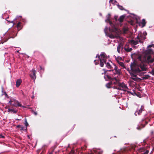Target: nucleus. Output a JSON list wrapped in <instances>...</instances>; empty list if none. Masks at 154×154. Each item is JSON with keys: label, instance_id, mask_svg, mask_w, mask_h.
<instances>
[{"label": "nucleus", "instance_id": "nucleus-11", "mask_svg": "<svg viewBox=\"0 0 154 154\" xmlns=\"http://www.w3.org/2000/svg\"><path fill=\"white\" fill-rule=\"evenodd\" d=\"M152 51L151 49H149L146 51L145 52V57L147 59V57L149 55H150L149 54H151L152 52Z\"/></svg>", "mask_w": 154, "mask_h": 154}, {"label": "nucleus", "instance_id": "nucleus-44", "mask_svg": "<svg viewBox=\"0 0 154 154\" xmlns=\"http://www.w3.org/2000/svg\"><path fill=\"white\" fill-rule=\"evenodd\" d=\"M86 154H94V153L92 152H88Z\"/></svg>", "mask_w": 154, "mask_h": 154}, {"label": "nucleus", "instance_id": "nucleus-50", "mask_svg": "<svg viewBox=\"0 0 154 154\" xmlns=\"http://www.w3.org/2000/svg\"><path fill=\"white\" fill-rule=\"evenodd\" d=\"M96 61V60H94V62H95V63L96 65H97L98 64V63H96L95 62Z\"/></svg>", "mask_w": 154, "mask_h": 154}, {"label": "nucleus", "instance_id": "nucleus-40", "mask_svg": "<svg viewBox=\"0 0 154 154\" xmlns=\"http://www.w3.org/2000/svg\"><path fill=\"white\" fill-rule=\"evenodd\" d=\"M96 58L98 57L99 60H100V56L99 54H97L96 57Z\"/></svg>", "mask_w": 154, "mask_h": 154}, {"label": "nucleus", "instance_id": "nucleus-24", "mask_svg": "<svg viewBox=\"0 0 154 154\" xmlns=\"http://www.w3.org/2000/svg\"><path fill=\"white\" fill-rule=\"evenodd\" d=\"M149 77H150V76L149 75H145L142 78L143 79H148Z\"/></svg>", "mask_w": 154, "mask_h": 154}, {"label": "nucleus", "instance_id": "nucleus-49", "mask_svg": "<svg viewBox=\"0 0 154 154\" xmlns=\"http://www.w3.org/2000/svg\"><path fill=\"white\" fill-rule=\"evenodd\" d=\"M110 14H108V17H107V18H108V17H109V19H110Z\"/></svg>", "mask_w": 154, "mask_h": 154}, {"label": "nucleus", "instance_id": "nucleus-19", "mask_svg": "<svg viewBox=\"0 0 154 154\" xmlns=\"http://www.w3.org/2000/svg\"><path fill=\"white\" fill-rule=\"evenodd\" d=\"M105 64H106V66L108 69H111L112 68V66L110 65L109 63H107Z\"/></svg>", "mask_w": 154, "mask_h": 154}, {"label": "nucleus", "instance_id": "nucleus-48", "mask_svg": "<svg viewBox=\"0 0 154 154\" xmlns=\"http://www.w3.org/2000/svg\"><path fill=\"white\" fill-rule=\"evenodd\" d=\"M131 79L133 80H134L135 81H136V79H135V78H132Z\"/></svg>", "mask_w": 154, "mask_h": 154}, {"label": "nucleus", "instance_id": "nucleus-41", "mask_svg": "<svg viewBox=\"0 0 154 154\" xmlns=\"http://www.w3.org/2000/svg\"><path fill=\"white\" fill-rule=\"evenodd\" d=\"M108 28L107 27H106L104 29V31L105 32V33H106V32Z\"/></svg>", "mask_w": 154, "mask_h": 154}, {"label": "nucleus", "instance_id": "nucleus-53", "mask_svg": "<svg viewBox=\"0 0 154 154\" xmlns=\"http://www.w3.org/2000/svg\"><path fill=\"white\" fill-rule=\"evenodd\" d=\"M114 0H110V2H112Z\"/></svg>", "mask_w": 154, "mask_h": 154}, {"label": "nucleus", "instance_id": "nucleus-38", "mask_svg": "<svg viewBox=\"0 0 154 154\" xmlns=\"http://www.w3.org/2000/svg\"><path fill=\"white\" fill-rule=\"evenodd\" d=\"M149 152V151L148 150H146V151L142 154H148Z\"/></svg>", "mask_w": 154, "mask_h": 154}, {"label": "nucleus", "instance_id": "nucleus-39", "mask_svg": "<svg viewBox=\"0 0 154 154\" xmlns=\"http://www.w3.org/2000/svg\"><path fill=\"white\" fill-rule=\"evenodd\" d=\"M5 137L3 136L2 134H0V138H4Z\"/></svg>", "mask_w": 154, "mask_h": 154}, {"label": "nucleus", "instance_id": "nucleus-56", "mask_svg": "<svg viewBox=\"0 0 154 154\" xmlns=\"http://www.w3.org/2000/svg\"><path fill=\"white\" fill-rule=\"evenodd\" d=\"M107 71L110 72L112 70H107Z\"/></svg>", "mask_w": 154, "mask_h": 154}, {"label": "nucleus", "instance_id": "nucleus-10", "mask_svg": "<svg viewBox=\"0 0 154 154\" xmlns=\"http://www.w3.org/2000/svg\"><path fill=\"white\" fill-rule=\"evenodd\" d=\"M113 70H115V72L114 73L115 75L117 74L118 75H120L121 74V70L120 69H118L117 67L115 66L114 68V69Z\"/></svg>", "mask_w": 154, "mask_h": 154}, {"label": "nucleus", "instance_id": "nucleus-27", "mask_svg": "<svg viewBox=\"0 0 154 154\" xmlns=\"http://www.w3.org/2000/svg\"><path fill=\"white\" fill-rule=\"evenodd\" d=\"M119 82V80L115 81L113 83V84L114 85H118Z\"/></svg>", "mask_w": 154, "mask_h": 154}, {"label": "nucleus", "instance_id": "nucleus-47", "mask_svg": "<svg viewBox=\"0 0 154 154\" xmlns=\"http://www.w3.org/2000/svg\"><path fill=\"white\" fill-rule=\"evenodd\" d=\"M69 154H74V152H70Z\"/></svg>", "mask_w": 154, "mask_h": 154}, {"label": "nucleus", "instance_id": "nucleus-2", "mask_svg": "<svg viewBox=\"0 0 154 154\" xmlns=\"http://www.w3.org/2000/svg\"><path fill=\"white\" fill-rule=\"evenodd\" d=\"M106 22H109L111 26V27L109 28V30L110 32H118V28L117 25L113 23L109 19V17H108L106 20Z\"/></svg>", "mask_w": 154, "mask_h": 154}, {"label": "nucleus", "instance_id": "nucleus-16", "mask_svg": "<svg viewBox=\"0 0 154 154\" xmlns=\"http://www.w3.org/2000/svg\"><path fill=\"white\" fill-rule=\"evenodd\" d=\"M112 84V81H110L108 83H107L106 84V86L108 88H110L111 87V86Z\"/></svg>", "mask_w": 154, "mask_h": 154}, {"label": "nucleus", "instance_id": "nucleus-13", "mask_svg": "<svg viewBox=\"0 0 154 154\" xmlns=\"http://www.w3.org/2000/svg\"><path fill=\"white\" fill-rule=\"evenodd\" d=\"M22 82V80L21 79H18L16 82V86L18 87L20 85Z\"/></svg>", "mask_w": 154, "mask_h": 154}, {"label": "nucleus", "instance_id": "nucleus-37", "mask_svg": "<svg viewBox=\"0 0 154 154\" xmlns=\"http://www.w3.org/2000/svg\"><path fill=\"white\" fill-rule=\"evenodd\" d=\"M51 150V151L50 152L49 154H53V152L54 151V149H52Z\"/></svg>", "mask_w": 154, "mask_h": 154}, {"label": "nucleus", "instance_id": "nucleus-33", "mask_svg": "<svg viewBox=\"0 0 154 154\" xmlns=\"http://www.w3.org/2000/svg\"><path fill=\"white\" fill-rule=\"evenodd\" d=\"M5 91H4V88H3V87H2V96H3V95H4V92Z\"/></svg>", "mask_w": 154, "mask_h": 154}, {"label": "nucleus", "instance_id": "nucleus-26", "mask_svg": "<svg viewBox=\"0 0 154 154\" xmlns=\"http://www.w3.org/2000/svg\"><path fill=\"white\" fill-rule=\"evenodd\" d=\"M113 88L114 89H117L118 90H122V89H121V88H120V87H118L116 86H113Z\"/></svg>", "mask_w": 154, "mask_h": 154}, {"label": "nucleus", "instance_id": "nucleus-34", "mask_svg": "<svg viewBox=\"0 0 154 154\" xmlns=\"http://www.w3.org/2000/svg\"><path fill=\"white\" fill-rule=\"evenodd\" d=\"M4 95H5V96L7 98H9V97L8 96V95L7 94L6 92H4Z\"/></svg>", "mask_w": 154, "mask_h": 154}, {"label": "nucleus", "instance_id": "nucleus-12", "mask_svg": "<svg viewBox=\"0 0 154 154\" xmlns=\"http://www.w3.org/2000/svg\"><path fill=\"white\" fill-rule=\"evenodd\" d=\"M17 127L20 129V130L22 131H26L27 130V128L26 127H23V126L20 125H18Z\"/></svg>", "mask_w": 154, "mask_h": 154}, {"label": "nucleus", "instance_id": "nucleus-9", "mask_svg": "<svg viewBox=\"0 0 154 154\" xmlns=\"http://www.w3.org/2000/svg\"><path fill=\"white\" fill-rule=\"evenodd\" d=\"M131 57L133 59L134 58H137L139 60H141V56L140 55H138L135 53L131 54Z\"/></svg>", "mask_w": 154, "mask_h": 154}, {"label": "nucleus", "instance_id": "nucleus-1", "mask_svg": "<svg viewBox=\"0 0 154 154\" xmlns=\"http://www.w3.org/2000/svg\"><path fill=\"white\" fill-rule=\"evenodd\" d=\"M130 67L131 70L135 73H139L141 71H146L147 70L145 65L140 64L138 65L135 61L131 63Z\"/></svg>", "mask_w": 154, "mask_h": 154}, {"label": "nucleus", "instance_id": "nucleus-25", "mask_svg": "<svg viewBox=\"0 0 154 154\" xmlns=\"http://www.w3.org/2000/svg\"><path fill=\"white\" fill-rule=\"evenodd\" d=\"M117 5L118 7V8L121 10H125V9L123 8L122 6L120 5L119 4Z\"/></svg>", "mask_w": 154, "mask_h": 154}, {"label": "nucleus", "instance_id": "nucleus-32", "mask_svg": "<svg viewBox=\"0 0 154 154\" xmlns=\"http://www.w3.org/2000/svg\"><path fill=\"white\" fill-rule=\"evenodd\" d=\"M109 37L112 38H115V36L112 34H110L109 35Z\"/></svg>", "mask_w": 154, "mask_h": 154}, {"label": "nucleus", "instance_id": "nucleus-30", "mask_svg": "<svg viewBox=\"0 0 154 154\" xmlns=\"http://www.w3.org/2000/svg\"><path fill=\"white\" fill-rule=\"evenodd\" d=\"M103 70L104 71V72L103 73H102V74H104L105 75H106V73L107 72V71L105 69H103Z\"/></svg>", "mask_w": 154, "mask_h": 154}, {"label": "nucleus", "instance_id": "nucleus-62", "mask_svg": "<svg viewBox=\"0 0 154 154\" xmlns=\"http://www.w3.org/2000/svg\"><path fill=\"white\" fill-rule=\"evenodd\" d=\"M17 120H19V119H17Z\"/></svg>", "mask_w": 154, "mask_h": 154}, {"label": "nucleus", "instance_id": "nucleus-6", "mask_svg": "<svg viewBox=\"0 0 154 154\" xmlns=\"http://www.w3.org/2000/svg\"><path fill=\"white\" fill-rule=\"evenodd\" d=\"M14 102L13 100H11L9 102V103H10L11 105L13 106H21V105L18 101H15L16 103L15 104L13 103Z\"/></svg>", "mask_w": 154, "mask_h": 154}, {"label": "nucleus", "instance_id": "nucleus-22", "mask_svg": "<svg viewBox=\"0 0 154 154\" xmlns=\"http://www.w3.org/2000/svg\"><path fill=\"white\" fill-rule=\"evenodd\" d=\"M24 124L26 126L25 127H26L27 128V126H28L29 124L28 122H27V119L26 118H25L24 119Z\"/></svg>", "mask_w": 154, "mask_h": 154}, {"label": "nucleus", "instance_id": "nucleus-60", "mask_svg": "<svg viewBox=\"0 0 154 154\" xmlns=\"http://www.w3.org/2000/svg\"><path fill=\"white\" fill-rule=\"evenodd\" d=\"M146 38V37H145L144 38H143V39H145Z\"/></svg>", "mask_w": 154, "mask_h": 154}, {"label": "nucleus", "instance_id": "nucleus-28", "mask_svg": "<svg viewBox=\"0 0 154 154\" xmlns=\"http://www.w3.org/2000/svg\"><path fill=\"white\" fill-rule=\"evenodd\" d=\"M120 48H121V46L119 45L117 47V51H118V52L119 53H120Z\"/></svg>", "mask_w": 154, "mask_h": 154}, {"label": "nucleus", "instance_id": "nucleus-58", "mask_svg": "<svg viewBox=\"0 0 154 154\" xmlns=\"http://www.w3.org/2000/svg\"><path fill=\"white\" fill-rule=\"evenodd\" d=\"M32 98H34V96H32Z\"/></svg>", "mask_w": 154, "mask_h": 154}, {"label": "nucleus", "instance_id": "nucleus-4", "mask_svg": "<svg viewBox=\"0 0 154 154\" xmlns=\"http://www.w3.org/2000/svg\"><path fill=\"white\" fill-rule=\"evenodd\" d=\"M143 40L142 37L140 35L139 36V35L137 36L136 38H135V40L131 39L130 42V43L134 45H136L138 44V42L140 43L141 42V40Z\"/></svg>", "mask_w": 154, "mask_h": 154}, {"label": "nucleus", "instance_id": "nucleus-21", "mask_svg": "<svg viewBox=\"0 0 154 154\" xmlns=\"http://www.w3.org/2000/svg\"><path fill=\"white\" fill-rule=\"evenodd\" d=\"M146 24V22L145 21V20L144 19H143L142 20V27H144V26H145Z\"/></svg>", "mask_w": 154, "mask_h": 154}, {"label": "nucleus", "instance_id": "nucleus-52", "mask_svg": "<svg viewBox=\"0 0 154 154\" xmlns=\"http://www.w3.org/2000/svg\"><path fill=\"white\" fill-rule=\"evenodd\" d=\"M97 154H102L100 152H99Z\"/></svg>", "mask_w": 154, "mask_h": 154}, {"label": "nucleus", "instance_id": "nucleus-54", "mask_svg": "<svg viewBox=\"0 0 154 154\" xmlns=\"http://www.w3.org/2000/svg\"><path fill=\"white\" fill-rule=\"evenodd\" d=\"M31 145H32V144H30V143H29V147H30V146Z\"/></svg>", "mask_w": 154, "mask_h": 154}, {"label": "nucleus", "instance_id": "nucleus-14", "mask_svg": "<svg viewBox=\"0 0 154 154\" xmlns=\"http://www.w3.org/2000/svg\"><path fill=\"white\" fill-rule=\"evenodd\" d=\"M104 78L106 80H112V78L109 75H106L104 76Z\"/></svg>", "mask_w": 154, "mask_h": 154}, {"label": "nucleus", "instance_id": "nucleus-55", "mask_svg": "<svg viewBox=\"0 0 154 154\" xmlns=\"http://www.w3.org/2000/svg\"><path fill=\"white\" fill-rule=\"evenodd\" d=\"M8 22H9V23H11L12 22H11L10 21H8V20H7Z\"/></svg>", "mask_w": 154, "mask_h": 154}, {"label": "nucleus", "instance_id": "nucleus-5", "mask_svg": "<svg viewBox=\"0 0 154 154\" xmlns=\"http://www.w3.org/2000/svg\"><path fill=\"white\" fill-rule=\"evenodd\" d=\"M36 71L34 69H32L30 71V73L29 74V76L32 79H33L34 81L35 79L36 76L35 74Z\"/></svg>", "mask_w": 154, "mask_h": 154}, {"label": "nucleus", "instance_id": "nucleus-18", "mask_svg": "<svg viewBox=\"0 0 154 154\" xmlns=\"http://www.w3.org/2000/svg\"><path fill=\"white\" fill-rule=\"evenodd\" d=\"M117 60V62L119 64L120 66H121L123 68H125V66L123 62H120L117 60Z\"/></svg>", "mask_w": 154, "mask_h": 154}, {"label": "nucleus", "instance_id": "nucleus-15", "mask_svg": "<svg viewBox=\"0 0 154 154\" xmlns=\"http://www.w3.org/2000/svg\"><path fill=\"white\" fill-rule=\"evenodd\" d=\"M125 16L123 15L120 16L119 18L118 19V21H119L120 23L122 22L125 18Z\"/></svg>", "mask_w": 154, "mask_h": 154}, {"label": "nucleus", "instance_id": "nucleus-36", "mask_svg": "<svg viewBox=\"0 0 154 154\" xmlns=\"http://www.w3.org/2000/svg\"><path fill=\"white\" fill-rule=\"evenodd\" d=\"M118 17V16H114V19L115 20V21H118V20L117 19V18Z\"/></svg>", "mask_w": 154, "mask_h": 154}, {"label": "nucleus", "instance_id": "nucleus-51", "mask_svg": "<svg viewBox=\"0 0 154 154\" xmlns=\"http://www.w3.org/2000/svg\"><path fill=\"white\" fill-rule=\"evenodd\" d=\"M152 47V45H149L148 46V48H150V47Z\"/></svg>", "mask_w": 154, "mask_h": 154}, {"label": "nucleus", "instance_id": "nucleus-23", "mask_svg": "<svg viewBox=\"0 0 154 154\" xmlns=\"http://www.w3.org/2000/svg\"><path fill=\"white\" fill-rule=\"evenodd\" d=\"M125 50L127 52L131 51L132 50V48H125Z\"/></svg>", "mask_w": 154, "mask_h": 154}, {"label": "nucleus", "instance_id": "nucleus-17", "mask_svg": "<svg viewBox=\"0 0 154 154\" xmlns=\"http://www.w3.org/2000/svg\"><path fill=\"white\" fill-rule=\"evenodd\" d=\"M17 27L19 29V30L22 29L21 23L20 22H19L17 24Z\"/></svg>", "mask_w": 154, "mask_h": 154}, {"label": "nucleus", "instance_id": "nucleus-20", "mask_svg": "<svg viewBox=\"0 0 154 154\" xmlns=\"http://www.w3.org/2000/svg\"><path fill=\"white\" fill-rule=\"evenodd\" d=\"M8 112H12L14 113H16L17 112V111L16 110H15L13 109H10V108H9L8 109Z\"/></svg>", "mask_w": 154, "mask_h": 154}, {"label": "nucleus", "instance_id": "nucleus-43", "mask_svg": "<svg viewBox=\"0 0 154 154\" xmlns=\"http://www.w3.org/2000/svg\"><path fill=\"white\" fill-rule=\"evenodd\" d=\"M140 150V152H143L144 151V148H141Z\"/></svg>", "mask_w": 154, "mask_h": 154}, {"label": "nucleus", "instance_id": "nucleus-8", "mask_svg": "<svg viewBox=\"0 0 154 154\" xmlns=\"http://www.w3.org/2000/svg\"><path fill=\"white\" fill-rule=\"evenodd\" d=\"M144 107L143 106H141V108L137 110L135 112L134 114L135 116L137 115H140L143 110H144Z\"/></svg>", "mask_w": 154, "mask_h": 154}, {"label": "nucleus", "instance_id": "nucleus-59", "mask_svg": "<svg viewBox=\"0 0 154 154\" xmlns=\"http://www.w3.org/2000/svg\"><path fill=\"white\" fill-rule=\"evenodd\" d=\"M27 137L29 138V135H27Z\"/></svg>", "mask_w": 154, "mask_h": 154}, {"label": "nucleus", "instance_id": "nucleus-3", "mask_svg": "<svg viewBox=\"0 0 154 154\" xmlns=\"http://www.w3.org/2000/svg\"><path fill=\"white\" fill-rule=\"evenodd\" d=\"M104 53L102 52L101 53L100 56L101 59H100V66L101 67H103L104 65V63H106V57Z\"/></svg>", "mask_w": 154, "mask_h": 154}, {"label": "nucleus", "instance_id": "nucleus-31", "mask_svg": "<svg viewBox=\"0 0 154 154\" xmlns=\"http://www.w3.org/2000/svg\"><path fill=\"white\" fill-rule=\"evenodd\" d=\"M115 80V81H117V80H119V79L117 78V77H114L113 78H112V80Z\"/></svg>", "mask_w": 154, "mask_h": 154}, {"label": "nucleus", "instance_id": "nucleus-42", "mask_svg": "<svg viewBox=\"0 0 154 154\" xmlns=\"http://www.w3.org/2000/svg\"><path fill=\"white\" fill-rule=\"evenodd\" d=\"M150 133L151 135H153L154 134V131H153L152 130L151 131Z\"/></svg>", "mask_w": 154, "mask_h": 154}, {"label": "nucleus", "instance_id": "nucleus-35", "mask_svg": "<svg viewBox=\"0 0 154 154\" xmlns=\"http://www.w3.org/2000/svg\"><path fill=\"white\" fill-rule=\"evenodd\" d=\"M131 76L133 77H136L137 76V75L134 74V73H131Z\"/></svg>", "mask_w": 154, "mask_h": 154}, {"label": "nucleus", "instance_id": "nucleus-57", "mask_svg": "<svg viewBox=\"0 0 154 154\" xmlns=\"http://www.w3.org/2000/svg\"><path fill=\"white\" fill-rule=\"evenodd\" d=\"M147 35V33H146H146H145V35Z\"/></svg>", "mask_w": 154, "mask_h": 154}, {"label": "nucleus", "instance_id": "nucleus-45", "mask_svg": "<svg viewBox=\"0 0 154 154\" xmlns=\"http://www.w3.org/2000/svg\"><path fill=\"white\" fill-rule=\"evenodd\" d=\"M40 69L41 70H42L43 71L44 70V68H43L41 66H40Z\"/></svg>", "mask_w": 154, "mask_h": 154}, {"label": "nucleus", "instance_id": "nucleus-29", "mask_svg": "<svg viewBox=\"0 0 154 154\" xmlns=\"http://www.w3.org/2000/svg\"><path fill=\"white\" fill-rule=\"evenodd\" d=\"M31 112L33 114L35 115L36 116L37 115V112L34 111V110H31Z\"/></svg>", "mask_w": 154, "mask_h": 154}, {"label": "nucleus", "instance_id": "nucleus-46", "mask_svg": "<svg viewBox=\"0 0 154 154\" xmlns=\"http://www.w3.org/2000/svg\"><path fill=\"white\" fill-rule=\"evenodd\" d=\"M13 100V101H14L13 103H14V104L15 103V104L16 103V102H15V101H17V100Z\"/></svg>", "mask_w": 154, "mask_h": 154}, {"label": "nucleus", "instance_id": "nucleus-7", "mask_svg": "<svg viewBox=\"0 0 154 154\" xmlns=\"http://www.w3.org/2000/svg\"><path fill=\"white\" fill-rule=\"evenodd\" d=\"M118 86H119V87L121 88V89H122V90H123L124 89H128V88L126 85L125 84L124 82L122 83L119 82V83Z\"/></svg>", "mask_w": 154, "mask_h": 154}, {"label": "nucleus", "instance_id": "nucleus-61", "mask_svg": "<svg viewBox=\"0 0 154 154\" xmlns=\"http://www.w3.org/2000/svg\"><path fill=\"white\" fill-rule=\"evenodd\" d=\"M115 2H117L116 1H115Z\"/></svg>", "mask_w": 154, "mask_h": 154}]
</instances>
